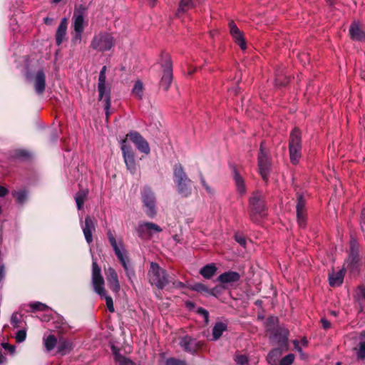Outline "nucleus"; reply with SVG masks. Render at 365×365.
Instances as JSON below:
<instances>
[{"label":"nucleus","mask_w":365,"mask_h":365,"mask_svg":"<svg viewBox=\"0 0 365 365\" xmlns=\"http://www.w3.org/2000/svg\"><path fill=\"white\" fill-rule=\"evenodd\" d=\"M91 283L94 292L101 297L106 299V306L108 310L110 312H114L115 309L113 299L111 297L107 295V292L104 287L105 281L103 276L101 275V269L95 260L93 261L92 264Z\"/></svg>","instance_id":"nucleus-1"},{"label":"nucleus","mask_w":365,"mask_h":365,"mask_svg":"<svg viewBox=\"0 0 365 365\" xmlns=\"http://www.w3.org/2000/svg\"><path fill=\"white\" fill-rule=\"evenodd\" d=\"M173 178L178 192L183 197L190 195L192 192V182L180 164L174 165Z\"/></svg>","instance_id":"nucleus-2"},{"label":"nucleus","mask_w":365,"mask_h":365,"mask_svg":"<svg viewBox=\"0 0 365 365\" xmlns=\"http://www.w3.org/2000/svg\"><path fill=\"white\" fill-rule=\"evenodd\" d=\"M115 46V38L113 35L106 31H101L93 36L91 46L99 52L111 50Z\"/></svg>","instance_id":"nucleus-3"},{"label":"nucleus","mask_w":365,"mask_h":365,"mask_svg":"<svg viewBox=\"0 0 365 365\" xmlns=\"http://www.w3.org/2000/svg\"><path fill=\"white\" fill-rule=\"evenodd\" d=\"M148 277L150 282L158 289H163L170 282L166 271L155 262H151Z\"/></svg>","instance_id":"nucleus-4"},{"label":"nucleus","mask_w":365,"mask_h":365,"mask_svg":"<svg viewBox=\"0 0 365 365\" xmlns=\"http://www.w3.org/2000/svg\"><path fill=\"white\" fill-rule=\"evenodd\" d=\"M106 66H103L99 73L98 90L99 92V101H101L104 103V108L106 111V117L108 118L110 113L109 109L110 108V90L108 86L106 84Z\"/></svg>","instance_id":"nucleus-5"},{"label":"nucleus","mask_w":365,"mask_h":365,"mask_svg":"<svg viewBox=\"0 0 365 365\" xmlns=\"http://www.w3.org/2000/svg\"><path fill=\"white\" fill-rule=\"evenodd\" d=\"M302 140L301 133L297 128L293 129L289 140L290 160L293 164H297L301 158Z\"/></svg>","instance_id":"nucleus-6"},{"label":"nucleus","mask_w":365,"mask_h":365,"mask_svg":"<svg viewBox=\"0 0 365 365\" xmlns=\"http://www.w3.org/2000/svg\"><path fill=\"white\" fill-rule=\"evenodd\" d=\"M86 14V7L81 6L78 9H76L73 16V26L74 29L75 35L74 40H81V35L83 32L84 28L86 25L85 16Z\"/></svg>","instance_id":"nucleus-7"},{"label":"nucleus","mask_w":365,"mask_h":365,"mask_svg":"<svg viewBox=\"0 0 365 365\" xmlns=\"http://www.w3.org/2000/svg\"><path fill=\"white\" fill-rule=\"evenodd\" d=\"M142 202L146 215L150 217H154L157 214L156 197L150 188L145 187L143 189L142 192Z\"/></svg>","instance_id":"nucleus-8"},{"label":"nucleus","mask_w":365,"mask_h":365,"mask_svg":"<svg viewBox=\"0 0 365 365\" xmlns=\"http://www.w3.org/2000/svg\"><path fill=\"white\" fill-rule=\"evenodd\" d=\"M363 264L364 262L359 255L358 248L355 245H352L349 257L344 263V268L351 272H354L358 271Z\"/></svg>","instance_id":"nucleus-9"},{"label":"nucleus","mask_w":365,"mask_h":365,"mask_svg":"<svg viewBox=\"0 0 365 365\" xmlns=\"http://www.w3.org/2000/svg\"><path fill=\"white\" fill-rule=\"evenodd\" d=\"M250 205L252 215H265V206L262 194L255 192L250 200Z\"/></svg>","instance_id":"nucleus-10"},{"label":"nucleus","mask_w":365,"mask_h":365,"mask_svg":"<svg viewBox=\"0 0 365 365\" xmlns=\"http://www.w3.org/2000/svg\"><path fill=\"white\" fill-rule=\"evenodd\" d=\"M107 235L108 240L114 250L115 254L116 255L117 257L121 262L125 270L128 272V265L127 263V257L125 255L123 246L120 244H118L114 235L112 234L110 231H108Z\"/></svg>","instance_id":"nucleus-11"},{"label":"nucleus","mask_w":365,"mask_h":365,"mask_svg":"<svg viewBox=\"0 0 365 365\" xmlns=\"http://www.w3.org/2000/svg\"><path fill=\"white\" fill-rule=\"evenodd\" d=\"M127 138H129L141 153L147 155L150 153V150L148 143L138 133L135 131L130 132L127 134Z\"/></svg>","instance_id":"nucleus-12"},{"label":"nucleus","mask_w":365,"mask_h":365,"mask_svg":"<svg viewBox=\"0 0 365 365\" xmlns=\"http://www.w3.org/2000/svg\"><path fill=\"white\" fill-rule=\"evenodd\" d=\"M258 165L262 178L264 181H267L269 177L270 163L267 153L263 150L262 144L258 157Z\"/></svg>","instance_id":"nucleus-13"},{"label":"nucleus","mask_w":365,"mask_h":365,"mask_svg":"<svg viewBox=\"0 0 365 365\" xmlns=\"http://www.w3.org/2000/svg\"><path fill=\"white\" fill-rule=\"evenodd\" d=\"M230 34L234 39L235 42L239 45L242 50L247 48L246 42L243 33L239 29L234 21H230L229 23Z\"/></svg>","instance_id":"nucleus-14"},{"label":"nucleus","mask_w":365,"mask_h":365,"mask_svg":"<svg viewBox=\"0 0 365 365\" xmlns=\"http://www.w3.org/2000/svg\"><path fill=\"white\" fill-rule=\"evenodd\" d=\"M138 232L143 237H150L155 233L162 232V229L155 223L143 222L139 225Z\"/></svg>","instance_id":"nucleus-15"},{"label":"nucleus","mask_w":365,"mask_h":365,"mask_svg":"<svg viewBox=\"0 0 365 365\" xmlns=\"http://www.w3.org/2000/svg\"><path fill=\"white\" fill-rule=\"evenodd\" d=\"M105 274L110 289L115 293H118L120 289L118 274L112 267L105 269Z\"/></svg>","instance_id":"nucleus-16"},{"label":"nucleus","mask_w":365,"mask_h":365,"mask_svg":"<svg viewBox=\"0 0 365 365\" xmlns=\"http://www.w3.org/2000/svg\"><path fill=\"white\" fill-rule=\"evenodd\" d=\"M180 346L187 352L195 353L202 346L201 342L189 336H185L180 340Z\"/></svg>","instance_id":"nucleus-17"},{"label":"nucleus","mask_w":365,"mask_h":365,"mask_svg":"<svg viewBox=\"0 0 365 365\" xmlns=\"http://www.w3.org/2000/svg\"><path fill=\"white\" fill-rule=\"evenodd\" d=\"M296 209L297 222L299 227H303L306 225L307 214L305 210V201L302 195L298 197Z\"/></svg>","instance_id":"nucleus-18"},{"label":"nucleus","mask_w":365,"mask_h":365,"mask_svg":"<svg viewBox=\"0 0 365 365\" xmlns=\"http://www.w3.org/2000/svg\"><path fill=\"white\" fill-rule=\"evenodd\" d=\"M173 80V72L172 66L170 60H168L165 63V68L163 69V74L160 81V86L165 91H168Z\"/></svg>","instance_id":"nucleus-19"},{"label":"nucleus","mask_w":365,"mask_h":365,"mask_svg":"<svg viewBox=\"0 0 365 365\" xmlns=\"http://www.w3.org/2000/svg\"><path fill=\"white\" fill-rule=\"evenodd\" d=\"M96 221L94 219L87 216L85 219V225L83 227V232L86 242L90 244L93 241L92 232L96 228Z\"/></svg>","instance_id":"nucleus-20"},{"label":"nucleus","mask_w":365,"mask_h":365,"mask_svg":"<svg viewBox=\"0 0 365 365\" xmlns=\"http://www.w3.org/2000/svg\"><path fill=\"white\" fill-rule=\"evenodd\" d=\"M34 88L37 93H42L46 87V76L43 70L38 71L34 77Z\"/></svg>","instance_id":"nucleus-21"},{"label":"nucleus","mask_w":365,"mask_h":365,"mask_svg":"<svg viewBox=\"0 0 365 365\" xmlns=\"http://www.w3.org/2000/svg\"><path fill=\"white\" fill-rule=\"evenodd\" d=\"M67 26H68V20L66 18H63L56 31V41L57 45H60L62 43L63 40L65 39L66 35V31H67Z\"/></svg>","instance_id":"nucleus-22"},{"label":"nucleus","mask_w":365,"mask_h":365,"mask_svg":"<svg viewBox=\"0 0 365 365\" xmlns=\"http://www.w3.org/2000/svg\"><path fill=\"white\" fill-rule=\"evenodd\" d=\"M240 278V274L236 272H227L221 274L218 280L222 284H232L237 282Z\"/></svg>","instance_id":"nucleus-23"},{"label":"nucleus","mask_w":365,"mask_h":365,"mask_svg":"<svg viewBox=\"0 0 365 365\" xmlns=\"http://www.w3.org/2000/svg\"><path fill=\"white\" fill-rule=\"evenodd\" d=\"M344 269H340L336 272H333L331 274H329V284L331 287L340 286L344 281Z\"/></svg>","instance_id":"nucleus-24"},{"label":"nucleus","mask_w":365,"mask_h":365,"mask_svg":"<svg viewBox=\"0 0 365 365\" xmlns=\"http://www.w3.org/2000/svg\"><path fill=\"white\" fill-rule=\"evenodd\" d=\"M351 38L355 41H363L365 39V33L361 29L359 25L353 23L349 28Z\"/></svg>","instance_id":"nucleus-25"},{"label":"nucleus","mask_w":365,"mask_h":365,"mask_svg":"<svg viewBox=\"0 0 365 365\" xmlns=\"http://www.w3.org/2000/svg\"><path fill=\"white\" fill-rule=\"evenodd\" d=\"M282 354V352L280 349H272L267 356V363L269 365H279Z\"/></svg>","instance_id":"nucleus-26"},{"label":"nucleus","mask_w":365,"mask_h":365,"mask_svg":"<svg viewBox=\"0 0 365 365\" xmlns=\"http://www.w3.org/2000/svg\"><path fill=\"white\" fill-rule=\"evenodd\" d=\"M73 349V343L67 339L61 338L58 341V351L62 355L69 353Z\"/></svg>","instance_id":"nucleus-27"},{"label":"nucleus","mask_w":365,"mask_h":365,"mask_svg":"<svg viewBox=\"0 0 365 365\" xmlns=\"http://www.w3.org/2000/svg\"><path fill=\"white\" fill-rule=\"evenodd\" d=\"M197 4V0H181L178 10V16H180L181 13H185L195 8Z\"/></svg>","instance_id":"nucleus-28"},{"label":"nucleus","mask_w":365,"mask_h":365,"mask_svg":"<svg viewBox=\"0 0 365 365\" xmlns=\"http://www.w3.org/2000/svg\"><path fill=\"white\" fill-rule=\"evenodd\" d=\"M227 329V324L223 322H217L212 329L213 340H217L222 335L223 332Z\"/></svg>","instance_id":"nucleus-29"},{"label":"nucleus","mask_w":365,"mask_h":365,"mask_svg":"<svg viewBox=\"0 0 365 365\" xmlns=\"http://www.w3.org/2000/svg\"><path fill=\"white\" fill-rule=\"evenodd\" d=\"M88 191L87 189L79 190L75 195V200L78 210H81L86 199L87 198Z\"/></svg>","instance_id":"nucleus-30"},{"label":"nucleus","mask_w":365,"mask_h":365,"mask_svg":"<svg viewBox=\"0 0 365 365\" xmlns=\"http://www.w3.org/2000/svg\"><path fill=\"white\" fill-rule=\"evenodd\" d=\"M216 271L217 267L215 264H209L203 267L200 273L204 278L210 279L215 274Z\"/></svg>","instance_id":"nucleus-31"},{"label":"nucleus","mask_w":365,"mask_h":365,"mask_svg":"<svg viewBox=\"0 0 365 365\" xmlns=\"http://www.w3.org/2000/svg\"><path fill=\"white\" fill-rule=\"evenodd\" d=\"M234 180L235 182L237 191L240 194H245L246 192V187L244 179L240 175V174L237 171L235 172Z\"/></svg>","instance_id":"nucleus-32"},{"label":"nucleus","mask_w":365,"mask_h":365,"mask_svg":"<svg viewBox=\"0 0 365 365\" xmlns=\"http://www.w3.org/2000/svg\"><path fill=\"white\" fill-rule=\"evenodd\" d=\"M144 86L140 81H137L132 89V95L138 99H141L143 96Z\"/></svg>","instance_id":"nucleus-33"},{"label":"nucleus","mask_w":365,"mask_h":365,"mask_svg":"<svg viewBox=\"0 0 365 365\" xmlns=\"http://www.w3.org/2000/svg\"><path fill=\"white\" fill-rule=\"evenodd\" d=\"M57 339L53 335H48L47 337L43 338V344L48 351H51L56 346Z\"/></svg>","instance_id":"nucleus-34"},{"label":"nucleus","mask_w":365,"mask_h":365,"mask_svg":"<svg viewBox=\"0 0 365 365\" xmlns=\"http://www.w3.org/2000/svg\"><path fill=\"white\" fill-rule=\"evenodd\" d=\"M125 163L127 168L131 172L134 173L135 170V162L134 158V154H130L123 156Z\"/></svg>","instance_id":"nucleus-35"},{"label":"nucleus","mask_w":365,"mask_h":365,"mask_svg":"<svg viewBox=\"0 0 365 365\" xmlns=\"http://www.w3.org/2000/svg\"><path fill=\"white\" fill-rule=\"evenodd\" d=\"M12 195L16 198V202L19 204L24 203L27 199V192L23 190L14 191Z\"/></svg>","instance_id":"nucleus-36"},{"label":"nucleus","mask_w":365,"mask_h":365,"mask_svg":"<svg viewBox=\"0 0 365 365\" xmlns=\"http://www.w3.org/2000/svg\"><path fill=\"white\" fill-rule=\"evenodd\" d=\"M355 350L358 360L365 359V341H361L358 345V348H356Z\"/></svg>","instance_id":"nucleus-37"},{"label":"nucleus","mask_w":365,"mask_h":365,"mask_svg":"<svg viewBox=\"0 0 365 365\" xmlns=\"http://www.w3.org/2000/svg\"><path fill=\"white\" fill-rule=\"evenodd\" d=\"M11 323L15 328L21 327L22 323V315L19 313H14L11 318Z\"/></svg>","instance_id":"nucleus-38"},{"label":"nucleus","mask_w":365,"mask_h":365,"mask_svg":"<svg viewBox=\"0 0 365 365\" xmlns=\"http://www.w3.org/2000/svg\"><path fill=\"white\" fill-rule=\"evenodd\" d=\"M121 150L123 156L127 155V154H133L131 147L127 144V138L121 143Z\"/></svg>","instance_id":"nucleus-39"},{"label":"nucleus","mask_w":365,"mask_h":365,"mask_svg":"<svg viewBox=\"0 0 365 365\" xmlns=\"http://www.w3.org/2000/svg\"><path fill=\"white\" fill-rule=\"evenodd\" d=\"M294 358L295 357L293 354H289L280 359L279 365H291L293 363Z\"/></svg>","instance_id":"nucleus-40"},{"label":"nucleus","mask_w":365,"mask_h":365,"mask_svg":"<svg viewBox=\"0 0 365 365\" xmlns=\"http://www.w3.org/2000/svg\"><path fill=\"white\" fill-rule=\"evenodd\" d=\"M166 365H186L185 361L170 358L166 360Z\"/></svg>","instance_id":"nucleus-41"},{"label":"nucleus","mask_w":365,"mask_h":365,"mask_svg":"<svg viewBox=\"0 0 365 365\" xmlns=\"http://www.w3.org/2000/svg\"><path fill=\"white\" fill-rule=\"evenodd\" d=\"M235 360L240 365H245L248 362L247 356L243 354L237 355Z\"/></svg>","instance_id":"nucleus-42"},{"label":"nucleus","mask_w":365,"mask_h":365,"mask_svg":"<svg viewBox=\"0 0 365 365\" xmlns=\"http://www.w3.org/2000/svg\"><path fill=\"white\" fill-rule=\"evenodd\" d=\"M200 182L208 194H214V190L208 185L202 175L200 176Z\"/></svg>","instance_id":"nucleus-43"},{"label":"nucleus","mask_w":365,"mask_h":365,"mask_svg":"<svg viewBox=\"0 0 365 365\" xmlns=\"http://www.w3.org/2000/svg\"><path fill=\"white\" fill-rule=\"evenodd\" d=\"M26 336V332L25 330L21 329L17 331L16 335V339L18 342H23Z\"/></svg>","instance_id":"nucleus-44"},{"label":"nucleus","mask_w":365,"mask_h":365,"mask_svg":"<svg viewBox=\"0 0 365 365\" xmlns=\"http://www.w3.org/2000/svg\"><path fill=\"white\" fill-rule=\"evenodd\" d=\"M16 156L20 158H29L31 157V154L29 151L25 150H18L16 151Z\"/></svg>","instance_id":"nucleus-45"},{"label":"nucleus","mask_w":365,"mask_h":365,"mask_svg":"<svg viewBox=\"0 0 365 365\" xmlns=\"http://www.w3.org/2000/svg\"><path fill=\"white\" fill-rule=\"evenodd\" d=\"M192 289L199 292H208L207 288L202 283H197L194 284Z\"/></svg>","instance_id":"nucleus-46"},{"label":"nucleus","mask_w":365,"mask_h":365,"mask_svg":"<svg viewBox=\"0 0 365 365\" xmlns=\"http://www.w3.org/2000/svg\"><path fill=\"white\" fill-rule=\"evenodd\" d=\"M197 312L200 314H201L205 319V322L207 324L208 322V318H209V313L207 310L202 308H198L197 310Z\"/></svg>","instance_id":"nucleus-47"},{"label":"nucleus","mask_w":365,"mask_h":365,"mask_svg":"<svg viewBox=\"0 0 365 365\" xmlns=\"http://www.w3.org/2000/svg\"><path fill=\"white\" fill-rule=\"evenodd\" d=\"M235 240L242 246L245 247L246 245V239L244 236L237 234L235 236Z\"/></svg>","instance_id":"nucleus-48"},{"label":"nucleus","mask_w":365,"mask_h":365,"mask_svg":"<svg viewBox=\"0 0 365 365\" xmlns=\"http://www.w3.org/2000/svg\"><path fill=\"white\" fill-rule=\"evenodd\" d=\"M31 307L34 309H38V310H45L48 308V307L46 304H42L41 302H36V303L31 304Z\"/></svg>","instance_id":"nucleus-49"},{"label":"nucleus","mask_w":365,"mask_h":365,"mask_svg":"<svg viewBox=\"0 0 365 365\" xmlns=\"http://www.w3.org/2000/svg\"><path fill=\"white\" fill-rule=\"evenodd\" d=\"M294 349L300 354L302 356H304V352L302 347L299 346V341L297 339L293 341Z\"/></svg>","instance_id":"nucleus-50"},{"label":"nucleus","mask_w":365,"mask_h":365,"mask_svg":"<svg viewBox=\"0 0 365 365\" xmlns=\"http://www.w3.org/2000/svg\"><path fill=\"white\" fill-rule=\"evenodd\" d=\"M2 346L4 349L8 350L11 354L15 351V346L7 343H3Z\"/></svg>","instance_id":"nucleus-51"},{"label":"nucleus","mask_w":365,"mask_h":365,"mask_svg":"<svg viewBox=\"0 0 365 365\" xmlns=\"http://www.w3.org/2000/svg\"><path fill=\"white\" fill-rule=\"evenodd\" d=\"M321 322L324 329H327L331 327L330 322L326 319H322Z\"/></svg>","instance_id":"nucleus-52"},{"label":"nucleus","mask_w":365,"mask_h":365,"mask_svg":"<svg viewBox=\"0 0 365 365\" xmlns=\"http://www.w3.org/2000/svg\"><path fill=\"white\" fill-rule=\"evenodd\" d=\"M9 193V190L4 187L0 186V197H4Z\"/></svg>","instance_id":"nucleus-53"},{"label":"nucleus","mask_w":365,"mask_h":365,"mask_svg":"<svg viewBox=\"0 0 365 365\" xmlns=\"http://www.w3.org/2000/svg\"><path fill=\"white\" fill-rule=\"evenodd\" d=\"M267 322L275 324L277 323V318L275 317H270L267 319Z\"/></svg>","instance_id":"nucleus-54"},{"label":"nucleus","mask_w":365,"mask_h":365,"mask_svg":"<svg viewBox=\"0 0 365 365\" xmlns=\"http://www.w3.org/2000/svg\"><path fill=\"white\" fill-rule=\"evenodd\" d=\"M43 21L46 24H51L53 23V19L46 17L43 19Z\"/></svg>","instance_id":"nucleus-55"},{"label":"nucleus","mask_w":365,"mask_h":365,"mask_svg":"<svg viewBox=\"0 0 365 365\" xmlns=\"http://www.w3.org/2000/svg\"><path fill=\"white\" fill-rule=\"evenodd\" d=\"M301 344L302 345L304 346V347H307L308 346V341L307 339L304 337L303 338L302 340H301Z\"/></svg>","instance_id":"nucleus-56"},{"label":"nucleus","mask_w":365,"mask_h":365,"mask_svg":"<svg viewBox=\"0 0 365 365\" xmlns=\"http://www.w3.org/2000/svg\"><path fill=\"white\" fill-rule=\"evenodd\" d=\"M173 284L175 287H183V284L181 282H173Z\"/></svg>","instance_id":"nucleus-57"},{"label":"nucleus","mask_w":365,"mask_h":365,"mask_svg":"<svg viewBox=\"0 0 365 365\" xmlns=\"http://www.w3.org/2000/svg\"><path fill=\"white\" fill-rule=\"evenodd\" d=\"M149 6L153 7L155 5L156 0H147Z\"/></svg>","instance_id":"nucleus-58"},{"label":"nucleus","mask_w":365,"mask_h":365,"mask_svg":"<svg viewBox=\"0 0 365 365\" xmlns=\"http://www.w3.org/2000/svg\"><path fill=\"white\" fill-rule=\"evenodd\" d=\"M5 359H6L5 356L0 351V364L4 362Z\"/></svg>","instance_id":"nucleus-59"},{"label":"nucleus","mask_w":365,"mask_h":365,"mask_svg":"<svg viewBox=\"0 0 365 365\" xmlns=\"http://www.w3.org/2000/svg\"><path fill=\"white\" fill-rule=\"evenodd\" d=\"M361 220L365 222V208L361 212Z\"/></svg>","instance_id":"nucleus-60"},{"label":"nucleus","mask_w":365,"mask_h":365,"mask_svg":"<svg viewBox=\"0 0 365 365\" xmlns=\"http://www.w3.org/2000/svg\"><path fill=\"white\" fill-rule=\"evenodd\" d=\"M186 304H187V307H193V304L192 302H187Z\"/></svg>","instance_id":"nucleus-61"},{"label":"nucleus","mask_w":365,"mask_h":365,"mask_svg":"<svg viewBox=\"0 0 365 365\" xmlns=\"http://www.w3.org/2000/svg\"><path fill=\"white\" fill-rule=\"evenodd\" d=\"M61 0H53V2L57 4L59 3Z\"/></svg>","instance_id":"nucleus-62"},{"label":"nucleus","mask_w":365,"mask_h":365,"mask_svg":"<svg viewBox=\"0 0 365 365\" xmlns=\"http://www.w3.org/2000/svg\"><path fill=\"white\" fill-rule=\"evenodd\" d=\"M336 365H342L340 362H337Z\"/></svg>","instance_id":"nucleus-63"},{"label":"nucleus","mask_w":365,"mask_h":365,"mask_svg":"<svg viewBox=\"0 0 365 365\" xmlns=\"http://www.w3.org/2000/svg\"><path fill=\"white\" fill-rule=\"evenodd\" d=\"M362 335L365 337V331L362 333Z\"/></svg>","instance_id":"nucleus-64"}]
</instances>
